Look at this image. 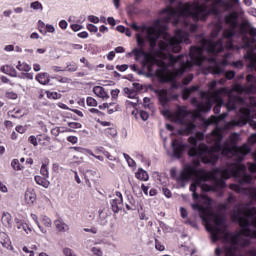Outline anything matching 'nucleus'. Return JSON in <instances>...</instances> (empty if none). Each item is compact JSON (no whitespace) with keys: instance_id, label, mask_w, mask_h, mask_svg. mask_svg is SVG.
I'll list each match as a JSON object with an SVG mask.
<instances>
[{"instance_id":"3","label":"nucleus","mask_w":256,"mask_h":256,"mask_svg":"<svg viewBox=\"0 0 256 256\" xmlns=\"http://www.w3.org/2000/svg\"><path fill=\"white\" fill-rule=\"evenodd\" d=\"M211 198L207 195L202 194L200 196L199 204H192V209L198 211L200 218L203 223H205L206 230L210 233L212 242L222 240L225 244L224 251L227 249H232L233 247H249L251 245V238H253V231L255 230L253 221L256 217V208L250 207L249 205L236 206L234 209V218L239 222L241 230L236 234H231L227 232V224L225 223V218L220 214H215L209 210V205H211Z\"/></svg>"},{"instance_id":"7","label":"nucleus","mask_w":256,"mask_h":256,"mask_svg":"<svg viewBox=\"0 0 256 256\" xmlns=\"http://www.w3.org/2000/svg\"><path fill=\"white\" fill-rule=\"evenodd\" d=\"M247 84L246 86L236 85L235 91H238V93H255L256 92V77L253 76V74H249L246 77Z\"/></svg>"},{"instance_id":"31","label":"nucleus","mask_w":256,"mask_h":256,"mask_svg":"<svg viewBox=\"0 0 256 256\" xmlns=\"http://www.w3.org/2000/svg\"><path fill=\"white\" fill-rule=\"evenodd\" d=\"M16 68L18 69V71H26V73H28V71H31V66L21 61H18V65H16Z\"/></svg>"},{"instance_id":"41","label":"nucleus","mask_w":256,"mask_h":256,"mask_svg":"<svg viewBox=\"0 0 256 256\" xmlns=\"http://www.w3.org/2000/svg\"><path fill=\"white\" fill-rule=\"evenodd\" d=\"M193 81V74H189L182 80L183 85H189Z\"/></svg>"},{"instance_id":"18","label":"nucleus","mask_w":256,"mask_h":256,"mask_svg":"<svg viewBox=\"0 0 256 256\" xmlns=\"http://www.w3.org/2000/svg\"><path fill=\"white\" fill-rule=\"evenodd\" d=\"M24 199L27 205H33V203H35L37 200V195L35 194V191L28 189L25 192Z\"/></svg>"},{"instance_id":"32","label":"nucleus","mask_w":256,"mask_h":256,"mask_svg":"<svg viewBox=\"0 0 256 256\" xmlns=\"http://www.w3.org/2000/svg\"><path fill=\"white\" fill-rule=\"evenodd\" d=\"M123 157H124L125 161L128 163V167H137V162H135V160L133 158H131V156H129V154L123 153Z\"/></svg>"},{"instance_id":"48","label":"nucleus","mask_w":256,"mask_h":256,"mask_svg":"<svg viewBox=\"0 0 256 256\" xmlns=\"http://www.w3.org/2000/svg\"><path fill=\"white\" fill-rule=\"evenodd\" d=\"M126 91H128L129 99H137V92H135V90H129V88H127Z\"/></svg>"},{"instance_id":"58","label":"nucleus","mask_w":256,"mask_h":256,"mask_svg":"<svg viewBox=\"0 0 256 256\" xmlns=\"http://www.w3.org/2000/svg\"><path fill=\"white\" fill-rule=\"evenodd\" d=\"M70 27H71L72 31H75V32L81 31V29H83V26H81L79 24H71Z\"/></svg>"},{"instance_id":"20","label":"nucleus","mask_w":256,"mask_h":256,"mask_svg":"<svg viewBox=\"0 0 256 256\" xmlns=\"http://www.w3.org/2000/svg\"><path fill=\"white\" fill-rule=\"evenodd\" d=\"M242 103L243 99L242 98H230L226 104V109L228 111H234V109H237V103Z\"/></svg>"},{"instance_id":"55","label":"nucleus","mask_w":256,"mask_h":256,"mask_svg":"<svg viewBox=\"0 0 256 256\" xmlns=\"http://www.w3.org/2000/svg\"><path fill=\"white\" fill-rule=\"evenodd\" d=\"M6 97H7V99L15 100V99H17L18 96H17V93H15V92H7Z\"/></svg>"},{"instance_id":"42","label":"nucleus","mask_w":256,"mask_h":256,"mask_svg":"<svg viewBox=\"0 0 256 256\" xmlns=\"http://www.w3.org/2000/svg\"><path fill=\"white\" fill-rule=\"evenodd\" d=\"M68 126L71 128V129H81V127H83L81 125V123L79 122H70L68 123Z\"/></svg>"},{"instance_id":"40","label":"nucleus","mask_w":256,"mask_h":256,"mask_svg":"<svg viewBox=\"0 0 256 256\" xmlns=\"http://www.w3.org/2000/svg\"><path fill=\"white\" fill-rule=\"evenodd\" d=\"M233 201H235V196H233V194H229L228 198H227V203L224 204V209H229V203H233Z\"/></svg>"},{"instance_id":"33","label":"nucleus","mask_w":256,"mask_h":256,"mask_svg":"<svg viewBox=\"0 0 256 256\" xmlns=\"http://www.w3.org/2000/svg\"><path fill=\"white\" fill-rule=\"evenodd\" d=\"M105 135H107L109 138L117 137V128L115 127L106 128Z\"/></svg>"},{"instance_id":"30","label":"nucleus","mask_w":256,"mask_h":256,"mask_svg":"<svg viewBox=\"0 0 256 256\" xmlns=\"http://www.w3.org/2000/svg\"><path fill=\"white\" fill-rule=\"evenodd\" d=\"M2 223H3V225H5V227H11L12 218H11V214L10 213L5 212L2 215Z\"/></svg>"},{"instance_id":"51","label":"nucleus","mask_w":256,"mask_h":256,"mask_svg":"<svg viewBox=\"0 0 256 256\" xmlns=\"http://www.w3.org/2000/svg\"><path fill=\"white\" fill-rule=\"evenodd\" d=\"M116 69L123 73V72L127 71V69H129V65H127V64L117 65Z\"/></svg>"},{"instance_id":"52","label":"nucleus","mask_w":256,"mask_h":256,"mask_svg":"<svg viewBox=\"0 0 256 256\" xmlns=\"http://www.w3.org/2000/svg\"><path fill=\"white\" fill-rule=\"evenodd\" d=\"M155 248L157 251H165V247L158 240H155Z\"/></svg>"},{"instance_id":"22","label":"nucleus","mask_w":256,"mask_h":256,"mask_svg":"<svg viewBox=\"0 0 256 256\" xmlns=\"http://www.w3.org/2000/svg\"><path fill=\"white\" fill-rule=\"evenodd\" d=\"M227 113H222L219 116H211L207 121V125H213L216 123H219V121H223V119H225L227 117Z\"/></svg>"},{"instance_id":"15","label":"nucleus","mask_w":256,"mask_h":256,"mask_svg":"<svg viewBox=\"0 0 256 256\" xmlns=\"http://www.w3.org/2000/svg\"><path fill=\"white\" fill-rule=\"evenodd\" d=\"M93 93L96 95V97H99L103 101H107V99H109V94L105 91V88H103L102 86H94Z\"/></svg>"},{"instance_id":"16","label":"nucleus","mask_w":256,"mask_h":256,"mask_svg":"<svg viewBox=\"0 0 256 256\" xmlns=\"http://www.w3.org/2000/svg\"><path fill=\"white\" fill-rule=\"evenodd\" d=\"M208 61L214 64V66L210 67V73H212V75H221V73H223V68L219 66L215 57L208 59Z\"/></svg>"},{"instance_id":"23","label":"nucleus","mask_w":256,"mask_h":256,"mask_svg":"<svg viewBox=\"0 0 256 256\" xmlns=\"http://www.w3.org/2000/svg\"><path fill=\"white\" fill-rule=\"evenodd\" d=\"M195 91H199V86H191L190 88H185L182 91V97L186 101V99H189L192 93H195Z\"/></svg>"},{"instance_id":"39","label":"nucleus","mask_w":256,"mask_h":256,"mask_svg":"<svg viewBox=\"0 0 256 256\" xmlns=\"http://www.w3.org/2000/svg\"><path fill=\"white\" fill-rule=\"evenodd\" d=\"M144 107L145 109H150V111H153V104H151V99L145 97L144 98Z\"/></svg>"},{"instance_id":"2","label":"nucleus","mask_w":256,"mask_h":256,"mask_svg":"<svg viewBox=\"0 0 256 256\" xmlns=\"http://www.w3.org/2000/svg\"><path fill=\"white\" fill-rule=\"evenodd\" d=\"M205 134L203 132H197L196 136H190L188 143L192 147L188 151L189 157H199L204 163H212L219 159L215 153L222 152L223 157L232 158L233 163L229 164L226 169H215L207 172L204 169H197L193 166H186L181 172L178 181H189L194 179V183L190 186V191L193 193V199H199L197 194V187H200L201 191L206 193L209 191H217L219 189H225L227 184L225 179L235 177L238 179L240 185L245 183H251L253 177L247 174V166L241 164V161L245 159V155L251 153L249 145L244 144L242 147L233 146L229 142H226L224 146H221L223 140V132L221 129L216 128L210 135L206 137L207 143H212V146L200 144L197 146V141H203Z\"/></svg>"},{"instance_id":"10","label":"nucleus","mask_w":256,"mask_h":256,"mask_svg":"<svg viewBox=\"0 0 256 256\" xmlns=\"http://www.w3.org/2000/svg\"><path fill=\"white\" fill-rule=\"evenodd\" d=\"M206 99V102L199 103L197 98H192L191 103L197 106L200 113H209V111H211V99H209V94L206 95Z\"/></svg>"},{"instance_id":"53","label":"nucleus","mask_w":256,"mask_h":256,"mask_svg":"<svg viewBox=\"0 0 256 256\" xmlns=\"http://www.w3.org/2000/svg\"><path fill=\"white\" fill-rule=\"evenodd\" d=\"M89 111L93 115H97V117H101V115H103V112L99 111L97 108H91Z\"/></svg>"},{"instance_id":"1","label":"nucleus","mask_w":256,"mask_h":256,"mask_svg":"<svg viewBox=\"0 0 256 256\" xmlns=\"http://www.w3.org/2000/svg\"><path fill=\"white\" fill-rule=\"evenodd\" d=\"M165 21L156 20L154 26L147 27L146 25L139 26L132 22L128 24L136 33V41L138 48L133 49L132 53L136 61L144 57L145 65L147 66L150 75H159L163 81H175L179 75H183L187 69H191L193 65H201L205 59L203 51L207 53H221L223 51V40L213 41L202 39L201 46L190 48L189 56L179 55L177 57L171 53H179L181 51V43L189 45V30L185 24H181L182 28L175 31L174 37L164 33L166 24ZM163 25V26H162ZM164 33L163 40L158 43L159 50L154 53L157 47V41Z\"/></svg>"},{"instance_id":"36","label":"nucleus","mask_w":256,"mask_h":256,"mask_svg":"<svg viewBox=\"0 0 256 256\" xmlns=\"http://www.w3.org/2000/svg\"><path fill=\"white\" fill-rule=\"evenodd\" d=\"M46 95H47L48 99H61V94H59L57 92L47 91Z\"/></svg>"},{"instance_id":"43","label":"nucleus","mask_w":256,"mask_h":256,"mask_svg":"<svg viewBox=\"0 0 256 256\" xmlns=\"http://www.w3.org/2000/svg\"><path fill=\"white\" fill-rule=\"evenodd\" d=\"M60 133H63V130H61L60 127H56L51 130V134L54 135V137H59Z\"/></svg>"},{"instance_id":"35","label":"nucleus","mask_w":256,"mask_h":256,"mask_svg":"<svg viewBox=\"0 0 256 256\" xmlns=\"http://www.w3.org/2000/svg\"><path fill=\"white\" fill-rule=\"evenodd\" d=\"M11 166L15 171H21L23 169V166H21L17 159L12 160Z\"/></svg>"},{"instance_id":"11","label":"nucleus","mask_w":256,"mask_h":256,"mask_svg":"<svg viewBox=\"0 0 256 256\" xmlns=\"http://www.w3.org/2000/svg\"><path fill=\"white\" fill-rule=\"evenodd\" d=\"M111 207L114 213H119L123 209V194L116 192V197L111 200Z\"/></svg>"},{"instance_id":"17","label":"nucleus","mask_w":256,"mask_h":256,"mask_svg":"<svg viewBox=\"0 0 256 256\" xmlns=\"http://www.w3.org/2000/svg\"><path fill=\"white\" fill-rule=\"evenodd\" d=\"M156 93L158 95L160 105L165 106L167 103H169V95L167 94V90L165 89L156 90Z\"/></svg>"},{"instance_id":"47","label":"nucleus","mask_w":256,"mask_h":256,"mask_svg":"<svg viewBox=\"0 0 256 256\" xmlns=\"http://www.w3.org/2000/svg\"><path fill=\"white\" fill-rule=\"evenodd\" d=\"M29 143H31V145H34V147H37V145H39V143L37 142V137H35L34 135L30 136L28 138Z\"/></svg>"},{"instance_id":"21","label":"nucleus","mask_w":256,"mask_h":256,"mask_svg":"<svg viewBox=\"0 0 256 256\" xmlns=\"http://www.w3.org/2000/svg\"><path fill=\"white\" fill-rule=\"evenodd\" d=\"M34 181L37 185H41V187H44L45 189H49V185H51V182H49L47 178L41 176H35Z\"/></svg>"},{"instance_id":"57","label":"nucleus","mask_w":256,"mask_h":256,"mask_svg":"<svg viewBox=\"0 0 256 256\" xmlns=\"http://www.w3.org/2000/svg\"><path fill=\"white\" fill-rule=\"evenodd\" d=\"M215 87H217V81H212L208 84V88L212 93H215Z\"/></svg>"},{"instance_id":"4","label":"nucleus","mask_w":256,"mask_h":256,"mask_svg":"<svg viewBox=\"0 0 256 256\" xmlns=\"http://www.w3.org/2000/svg\"><path fill=\"white\" fill-rule=\"evenodd\" d=\"M179 5H184L179 2V0H168V6L162 11V19L160 21H164V23H169L170 21L173 25H185V19H187V15L179 14V16L175 17L170 13V11H174V13H179Z\"/></svg>"},{"instance_id":"25","label":"nucleus","mask_w":256,"mask_h":256,"mask_svg":"<svg viewBox=\"0 0 256 256\" xmlns=\"http://www.w3.org/2000/svg\"><path fill=\"white\" fill-rule=\"evenodd\" d=\"M135 176L139 179V181H149V174L147 171L143 170V168H139Z\"/></svg>"},{"instance_id":"60","label":"nucleus","mask_w":256,"mask_h":256,"mask_svg":"<svg viewBox=\"0 0 256 256\" xmlns=\"http://www.w3.org/2000/svg\"><path fill=\"white\" fill-rule=\"evenodd\" d=\"M16 131L17 133H20L21 135H23V133L27 131V128L25 126H16Z\"/></svg>"},{"instance_id":"38","label":"nucleus","mask_w":256,"mask_h":256,"mask_svg":"<svg viewBox=\"0 0 256 256\" xmlns=\"http://www.w3.org/2000/svg\"><path fill=\"white\" fill-rule=\"evenodd\" d=\"M86 103H87L88 107H97V100H95V98H93V97H88L86 99Z\"/></svg>"},{"instance_id":"62","label":"nucleus","mask_w":256,"mask_h":256,"mask_svg":"<svg viewBox=\"0 0 256 256\" xmlns=\"http://www.w3.org/2000/svg\"><path fill=\"white\" fill-rule=\"evenodd\" d=\"M56 80L58 81V83H69V78L67 77H58L56 78Z\"/></svg>"},{"instance_id":"27","label":"nucleus","mask_w":256,"mask_h":256,"mask_svg":"<svg viewBox=\"0 0 256 256\" xmlns=\"http://www.w3.org/2000/svg\"><path fill=\"white\" fill-rule=\"evenodd\" d=\"M2 72L5 73L6 75H10V77H17V70L13 68L10 65H5L2 68Z\"/></svg>"},{"instance_id":"44","label":"nucleus","mask_w":256,"mask_h":256,"mask_svg":"<svg viewBox=\"0 0 256 256\" xmlns=\"http://www.w3.org/2000/svg\"><path fill=\"white\" fill-rule=\"evenodd\" d=\"M139 115L142 121H147V119H149V113H147L146 111L141 110L139 112Z\"/></svg>"},{"instance_id":"8","label":"nucleus","mask_w":256,"mask_h":256,"mask_svg":"<svg viewBox=\"0 0 256 256\" xmlns=\"http://www.w3.org/2000/svg\"><path fill=\"white\" fill-rule=\"evenodd\" d=\"M172 147V157L175 159H181L185 149H187V144L183 143L181 140L174 139L171 142Z\"/></svg>"},{"instance_id":"46","label":"nucleus","mask_w":256,"mask_h":256,"mask_svg":"<svg viewBox=\"0 0 256 256\" xmlns=\"http://www.w3.org/2000/svg\"><path fill=\"white\" fill-rule=\"evenodd\" d=\"M104 157L108 158L109 161H117V158L108 151L103 152Z\"/></svg>"},{"instance_id":"9","label":"nucleus","mask_w":256,"mask_h":256,"mask_svg":"<svg viewBox=\"0 0 256 256\" xmlns=\"http://www.w3.org/2000/svg\"><path fill=\"white\" fill-rule=\"evenodd\" d=\"M240 113L241 117L236 125H247V123H249V125L253 127V129H256V121L251 120V110H249L248 108H242L240 110Z\"/></svg>"},{"instance_id":"14","label":"nucleus","mask_w":256,"mask_h":256,"mask_svg":"<svg viewBox=\"0 0 256 256\" xmlns=\"http://www.w3.org/2000/svg\"><path fill=\"white\" fill-rule=\"evenodd\" d=\"M0 245H2L4 249H10L13 251V246H11V239L5 232H0Z\"/></svg>"},{"instance_id":"49","label":"nucleus","mask_w":256,"mask_h":256,"mask_svg":"<svg viewBox=\"0 0 256 256\" xmlns=\"http://www.w3.org/2000/svg\"><path fill=\"white\" fill-rule=\"evenodd\" d=\"M67 141L75 145L79 141V138H77V136H68Z\"/></svg>"},{"instance_id":"34","label":"nucleus","mask_w":256,"mask_h":256,"mask_svg":"<svg viewBox=\"0 0 256 256\" xmlns=\"http://www.w3.org/2000/svg\"><path fill=\"white\" fill-rule=\"evenodd\" d=\"M30 8L34 11H43V4L39 1H35L30 4Z\"/></svg>"},{"instance_id":"24","label":"nucleus","mask_w":256,"mask_h":256,"mask_svg":"<svg viewBox=\"0 0 256 256\" xmlns=\"http://www.w3.org/2000/svg\"><path fill=\"white\" fill-rule=\"evenodd\" d=\"M36 81H38V83H40V85H47V83H49V74H47V73L37 74Z\"/></svg>"},{"instance_id":"29","label":"nucleus","mask_w":256,"mask_h":256,"mask_svg":"<svg viewBox=\"0 0 256 256\" xmlns=\"http://www.w3.org/2000/svg\"><path fill=\"white\" fill-rule=\"evenodd\" d=\"M31 219H33L34 223H36L38 229L43 235H47V229H45L42 225L41 222H39V217H37V214H31Z\"/></svg>"},{"instance_id":"64","label":"nucleus","mask_w":256,"mask_h":256,"mask_svg":"<svg viewBox=\"0 0 256 256\" xmlns=\"http://www.w3.org/2000/svg\"><path fill=\"white\" fill-rule=\"evenodd\" d=\"M248 14H249V15H252V17H256V8H255V7H251V8L248 10Z\"/></svg>"},{"instance_id":"59","label":"nucleus","mask_w":256,"mask_h":256,"mask_svg":"<svg viewBox=\"0 0 256 256\" xmlns=\"http://www.w3.org/2000/svg\"><path fill=\"white\" fill-rule=\"evenodd\" d=\"M59 27H60V29H63L65 31V29H67V27H69V23H67L65 20H61L59 22Z\"/></svg>"},{"instance_id":"50","label":"nucleus","mask_w":256,"mask_h":256,"mask_svg":"<svg viewBox=\"0 0 256 256\" xmlns=\"http://www.w3.org/2000/svg\"><path fill=\"white\" fill-rule=\"evenodd\" d=\"M46 33H55V26L51 24L45 25Z\"/></svg>"},{"instance_id":"26","label":"nucleus","mask_w":256,"mask_h":256,"mask_svg":"<svg viewBox=\"0 0 256 256\" xmlns=\"http://www.w3.org/2000/svg\"><path fill=\"white\" fill-rule=\"evenodd\" d=\"M40 174L45 177V179H49V160H45L44 163H42Z\"/></svg>"},{"instance_id":"56","label":"nucleus","mask_w":256,"mask_h":256,"mask_svg":"<svg viewBox=\"0 0 256 256\" xmlns=\"http://www.w3.org/2000/svg\"><path fill=\"white\" fill-rule=\"evenodd\" d=\"M67 69H68V71H70L71 73H73V72L77 71L78 66H77V64L73 63V64L68 65V66H67Z\"/></svg>"},{"instance_id":"45","label":"nucleus","mask_w":256,"mask_h":256,"mask_svg":"<svg viewBox=\"0 0 256 256\" xmlns=\"http://www.w3.org/2000/svg\"><path fill=\"white\" fill-rule=\"evenodd\" d=\"M87 29L90 31V33H97V31H99V28L93 24H88Z\"/></svg>"},{"instance_id":"19","label":"nucleus","mask_w":256,"mask_h":256,"mask_svg":"<svg viewBox=\"0 0 256 256\" xmlns=\"http://www.w3.org/2000/svg\"><path fill=\"white\" fill-rule=\"evenodd\" d=\"M54 225L60 233H67V231H69V225H67V223L62 219L55 220Z\"/></svg>"},{"instance_id":"12","label":"nucleus","mask_w":256,"mask_h":256,"mask_svg":"<svg viewBox=\"0 0 256 256\" xmlns=\"http://www.w3.org/2000/svg\"><path fill=\"white\" fill-rule=\"evenodd\" d=\"M196 128L197 126L195 124L188 122L182 125V127L178 130V133L179 135H191Z\"/></svg>"},{"instance_id":"54","label":"nucleus","mask_w":256,"mask_h":256,"mask_svg":"<svg viewBox=\"0 0 256 256\" xmlns=\"http://www.w3.org/2000/svg\"><path fill=\"white\" fill-rule=\"evenodd\" d=\"M88 21H90V23L97 24V23H99V17L94 16V15H90V16H88Z\"/></svg>"},{"instance_id":"63","label":"nucleus","mask_w":256,"mask_h":256,"mask_svg":"<svg viewBox=\"0 0 256 256\" xmlns=\"http://www.w3.org/2000/svg\"><path fill=\"white\" fill-rule=\"evenodd\" d=\"M250 30H249V35L250 37H256V28L253 26H249Z\"/></svg>"},{"instance_id":"37","label":"nucleus","mask_w":256,"mask_h":256,"mask_svg":"<svg viewBox=\"0 0 256 256\" xmlns=\"http://www.w3.org/2000/svg\"><path fill=\"white\" fill-rule=\"evenodd\" d=\"M91 253H93L94 256H103V250L100 247H92Z\"/></svg>"},{"instance_id":"6","label":"nucleus","mask_w":256,"mask_h":256,"mask_svg":"<svg viewBox=\"0 0 256 256\" xmlns=\"http://www.w3.org/2000/svg\"><path fill=\"white\" fill-rule=\"evenodd\" d=\"M225 89L220 88L219 90H216L215 92H209L208 93V99H210V105L216 103V106L214 107V113L218 115V113H221V105H223V99L221 98V93H223Z\"/></svg>"},{"instance_id":"5","label":"nucleus","mask_w":256,"mask_h":256,"mask_svg":"<svg viewBox=\"0 0 256 256\" xmlns=\"http://www.w3.org/2000/svg\"><path fill=\"white\" fill-rule=\"evenodd\" d=\"M224 21L226 25H229L230 29H227L223 33L224 39H231L235 35V30L239 27V12L232 11L225 16Z\"/></svg>"},{"instance_id":"61","label":"nucleus","mask_w":256,"mask_h":256,"mask_svg":"<svg viewBox=\"0 0 256 256\" xmlns=\"http://www.w3.org/2000/svg\"><path fill=\"white\" fill-rule=\"evenodd\" d=\"M86 233H92V235H97V228H84Z\"/></svg>"},{"instance_id":"28","label":"nucleus","mask_w":256,"mask_h":256,"mask_svg":"<svg viewBox=\"0 0 256 256\" xmlns=\"http://www.w3.org/2000/svg\"><path fill=\"white\" fill-rule=\"evenodd\" d=\"M40 223L44 225L47 229H50V227H53V221L47 215L40 216Z\"/></svg>"},{"instance_id":"13","label":"nucleus","mask_w":256,"mask_h":256,"mask_svg":"<svg viewBox=\"0 0 256 256\" xmlns=\"http://www.w3.org/2000/svg\"><path fill=\"white\" fill-rule=\"evenodd\" d=\"M187 117V110L185 108L179 107L174 114V119L176 123L183 125L185 123V118Z\"/></svg>"}]
</instances>
